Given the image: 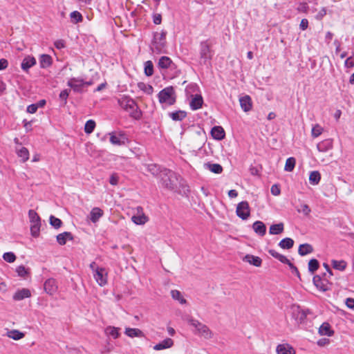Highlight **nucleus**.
<instances>
[{"label":"nucleus","mask_w":354,"mask_h":354,"mask_svg":"<svg viewBox=\"0 0 354 354\" xmlns=\"http://www.w3.org/2000/svg\"><path fill=\"white\" fill-rule=\"evenodd\" d=\"M147 170L153 176H160L162 185L168 189L174 188V178L175 174L171 170L164 169L160 170V167L155 164H150L147 166Z\"/></svg>","instance_id":"nucleus-1"},{"label":"nucleus","mask_w":354,"mask_h":354,"mask_svg":"<svg viewBox=\"0 0 354 354\" xmlns=\"http://www.w3.org/2000/svg\"><path fill=\"white\" fill-rule=\"evenodd\" d=\"M118 104L124 111L129 113V115L136 120L141 118V111L133 99L127 95H122L118 100Z\"/></svg>","instance_id":"nucleus-2"},{"label":"nucleus","mask_w":354,"mask_h":354,"mask_svg":"<svg viewBox=\"0 0 354 354\" xmlns=\"http://www.w3.org/2000/svg\"><path fill=\"white\" fill-rule=\"evenodd\" d=\"M187 322L192 327L194 328L193 330L194 334L203 337L207 339L212 338L213 333L207 325L192 317H187Z\"/></svg>","instance_id":"nucleus-3"},{"label":"nucleus","mask_w":354,"mask_h":354,"mask_svg":"<svg viewBox=\"0 0 354 354\" xmlns=\"http://www.w3.org/2000/svg\"><path fill=\"white\" fill-rule=\"evenodd\" d=\"M214 51L212 49V44L209 40L203 41L199 46L200 64L209 65L213 57Z\"/></svg>","instance_id":"nucleus-4"},{"label":"nucleus","mask_w":354,"mask_h":354,"mask_svg":"<svg viewBox=\"0 0 354 354\" xmlns=\"http://www.w3.org/2000/svg\"><path fill=\"white\" fill-rule=\"evenodd\" d=\"M176 98L175 91L172 86L166 87L158 93L160 103L167 106L173 105L176 102Z\"/></svg>","instance_id":"nucleus-5"},{"label":"nucleus","mask_w":354,"mask_h":354,"mask_svg":"<svg viewBox=\"0 0 354 354\" xmlns=\"http://www.w3.org/2000/svg\"><path fill=\"white\" fill-rule=\"evenodd\" d=\"M167 32L162 30L161 32H156L153 33V37L151 42V50L156 53L162 52L166 44Z\"/></svg>","instance_id":"nucleus-6"},{"label":"nucleus","mask_w":354,"mask_h":354,"mask_svg":"<svg viewBox=\"0 0 354 354\" xmlns=\"http://www.w3.org/2000/svg\"><path fill=\"white\" fill-rule=\"evenodd\" d=\"M28 217L30 222L31 234L34 237H37L40 232L41 218L37 213L33 209L29 210Z\"/></svg>","instance_id":"nucleus-7"},{"label":"nucleus","mask_w":354,"mask_h":354,"mask_svg":"<svg viewBox=\"0 0 354 354\" xmlns=\"http://www.w3.org/2000/svg\"><path fill=\"white\" fill-rule=\"evenodd\" d=\"M290 311L292 318L295 319L297 324L304 322L309 313L308 310L302 309L296 305L291 306Z\"/></svg>","instance_id":"nucleus-8"},{"label":"nucleus","mask_w":354,"mask_h":354,"mask_svg":"<svg viewBox=\"0 0 354 354\" xmlns=\"http://www.w3.org/2000/svg\"><path fill=\"white\" fill-rule=\"evenodd\" d=\"M91 84V82H84L82 79L80 78H71L67 82V85L73 89L74 92L77 93H81L85 86Z\"/></svg>","instance_id":"nucleus-9"},{"label":"nucleus","mask_w":354,"mask_h":354,"mask_svg":"<svg viewBox=\"0 0 354 354\" xmlns=\"http://www.w3.org/2000/svg\"><path fill=\"white\" fill-rule=\"evenodd\" d=\"M236 215L243 220H246L250 215V207L247 201L238 203L236 209Z\"/></svg>","instance_id":"nucleus-10"},{"label":"nucleus","mask_w":354,"mask_h":354,"mask_svg":"<svg viewBox=\"0 0 354 354\" xmlns=\"http://www.w3.org/2000/svg\"><path fill=\"white\" fill-rule=\"evenodd\" d=\"M110 142L113 145L121 146L125 145L127 138L122 131H113L109 133Z\"/></svg>","instance_id":"nucleus-11"},{"label":"nucleus","mask_w":354,"mask_h":354,"mask_svg":"<svg viewBox=\"0 0 354 354\" xmlns=\"http://www.w3.org/2000/svg\"><path fill=\"white\" fill-rule=\"evenodd\" d=\"M313 281L315 286L322 291H326L329 288V283L326 273L324 274L323 277L319 275H315L313 279Z\"/></svg>","instance_id":"nucleus-12"},{"label":"nucleus","mask_w":354,"mask_h":354,"mask_svg":"<svg viewBox=\"0 0 354 354\" xmlns=\"http://www.w3.org/2000/svg\"><path fill=\"white\" fill-rule=\"evenodd\" d=\"M93 277L100 286H104L107 283V272L103 268H96Z\"/></svg>","instance_id":"nucleus-13"},{"label":"nucleus","mask_w":354,"mask_h":354,"mask_svg":"<svg viewBox=\"0 0 354 354\" xmlns=\"http://www.w3.org/2000/svg\"><path fill=\"white\" fill-rule=\"evenodd\" d=\"M44 289L48 295H54L58 290L57 281L53 278L48 279L44 283Z\"/></svg>","instance_id":"nucleus-14"},{"label":"nucleus","mask_w":354,"mask_h":354,"mask_svg":"<svg viewBox=\"0 0 354 354\" xmlns=\"http://www.w3.org/2000/svg\"><path fill=\"white\" fill-rule=\"evenodd\" d=\"M268 253L272 257L278 259L281 263L288 264L293 271H295L297 274H299V271L297 268L295 266H294L293 264L290 263V261L284 255L279 254L278 252L272 249L269 250Z\"/></svg>","instance_id":"nucleus-15"},{"label":"nucleus","mask_w":354,"mask_h":354,"mask_svg":"<svg viewBox=\"0 0 354 354\" xmlns=\"http://www.w3.org/2000/svg\"><path fill=\"white\" fill-rule=\"evenodd\" d=\"M276 353L277 354H296V351L290 344L284 343L277 346Z\"/></svg>","instance_id":"nucleus-16"},{"label":"nucleus","mask_w":354,"mask_h":354,"mask_svg":"<svg viewBox=\"0 0 354 354\" xmlns=\"http://www.w3.org/2000/svg\"><path fill=\"white\" fill-rule=\"evenodd\" d=\"M239 102L241 107L243 110V111L248 112L251 110L252 107V102L251 97L249 95H246L243 97H240Z\"/></svg>","instance_id":"nucleus-17"},{"label":"nucleus","mask_w":354,"mask_h":354,"mask_svg":"<svg viewBox=\"0 0 354 354\" xmlns=\"http://www.w3.org/2000/svg\"><path fill=\"white\" fill-rule=\"evenodd\" d=\"M36 64V59L30 55H28L22 60L21 67L23 71H28L30 68Z\"/></svg>","instance_id":"nucleus-18"},{"label":"nucleus","mask_w":354,"mask_h":354,"mask_svg":"<svg viewBox=\"0 0 354 354\" xmlns=\"http://www.w3.org/2000/svg\"><path fill=\"white\" fill-rule=\"evenodd\" d=\"M31 296L30 291L27 288L18 290L13 295L12 298L15 301H21Z\"/></svg>","instance_id":"nucleus-19"},{"label":"nucleus","mask_w":354,"mask_h":354,"mask_svg":"<svg viewBox=\"0 0 354 354\" xmlns=\"http://www.w3.org/2000/svg\"><path fill=\"white\" fill-rule=\"evenodd\" d=\"M252 229L256 234L261 236H263L266 234V225L262 221H255L252 225Z\"/></svg>","instance_id":"nucleus-20"},{"label":"nucleus","mask_w":354,"mask_h":354,"mask_svg":"<svg viewBox=\"0 0 354 354\" xmlns=\"http://www.w3.org/2000/svg\"><path fill=\"white\" fill-rule=\"evenodd\" d=\"M317 148L320 152H326L333 148V141L330 139L324 140L317 145Z\"/></svg>","instance_id":"nucleus-21"},{"label":"nucleus","mask_w":354,"mask_h":354,"mask_svg":"<svg viewBox=\"0 0 354 354\" xmlns=\"http://www.w3.org/2000/svg\"><path fill=\"white\" fill-rule=\"evenodd\" d=\"M124 333L129 337H145L144 333L139 328H126Z\"/></svg>","instance_id":"nucleus-22"},{"label":"nucleus","mask_w":354,"mask_h":354,"mask_svg":"<svg viewBox=\"0 0 354 354\" xmlns=\"http://www.w3.org/2000/svg\"><path fill=\"white\" fill-rule=\"evenodd\" d=\"M174 345V341L171 338H166L161 342L156 344L153 349L156 351H160L166 348H169Z\"/></svg>","instance_id":"nucleus-23"},{"label":"nucleus","mask_w":354,"mask_h":354,"mask_svg":"<svg viewBox=\"0 0 354 354\" xmlns=\"http://www.w3.org/2000/svg\"><path fill=\"white\" fill-rule=\"evenodd\" d=\"M212 136L218 140H221L225 138V133L224 129L220 126L214 127L211 130Z\"/></svg>","instance_id":"nucleus-24"},{"label":"nucleus","mask_w":354,"mask_h":354,"mask_svg":"<svg viewBox=\"0 0 354 354\" xmlns=\"http://www.w3.org/2000/svg\"><path fill=\"white\" fill-rule=\"evenodd\" d=\"M203 102V100L201 95H196L192 98L189 105L192 110H197L202 106Z\"/></svg>","instance_id":"nucleus-25"},{"label":"nucleus","mask_w":354,"mask_h":354,"mask_svg":"<svg viewBox=\"0 0 354 354\" xmlns=\"http://www.w3.org/2000/svg\"><path fill=\"white\" fill-rule=\"evenodd\" d=\"M243 261L256 267H260L262 263V260L260 257L251 254L245 255V257L243 258Z\"/></svg>","instance_id":"nucleus-26"},{"label":"nucleus","mask_w":354,"mask_h":354,"mask_svg":"<svg viewBox=\"0 0 354 354\" xmlns=\"http://www.w3.org/2000/svg\"><path fill=\"white\" fill-rule=\"evenodd\" d=\"M103 211L99 207H93L90 212V219L93 223H96L103 216Z\"/></svg>","instance_id":"nucleus-27"},{"label":"nucleus","mask_w":354,"mask_h":354,"mask_svg":"<svg viewBox=\"0 0 354 354\" xmlns=\"http://www.w3.org/2000/svg\"><path fill=\"white\" fill-rule=\"evenodd\" d=\"M120 328L109 326L105 328L104 333L106 335L111 336L114 339H117L120 337Z\"/></svg>","instance_id":"nucleus-28"},{"label":"nucleus","mask_w":354,"mask_h":354,"mask_svg":"<svg viewBox=\"0 0 354 354\" xmlns=\"http://www.w3.org/2000/svg\"><path fill=\"white\" fill-rule=\"evenodd\" d=\"M204 167L212 173L219 174L223 171V167L221 165L217 163L207 162L204 164Z\"/></svg>","instance_id":"nucleus-29"},{"label":"nucleus","mask_w":354,"mask_h":354,"mask_svg":"<svg viewBox=\"0 0 354 354\" xmlns=\"http://www.w3.org/2000/svg\"><path fill=\"white\" fill-rule=\"evenodd\" d=\"M52 64V57L47 54H42L39 57V65L42 68H48Z\"/></svg>","instance_id":"nucleus-30"},{"label":"nucleus","mask_w":354,"mask_h":354,"mask_svg":"<svg viewBox=\"0 0 354 354\" xmlns=\"http://www.w3.org/2000/svg\"><path fill=\"white\" fill-rule=\"evenodd\" d=\"M73 235L71 232H65L57 236V241L61 245L66 244L67 240H72Z\"/></svg>","instance_id":"nucleus-31"},{"label":"nucleus","mask_w":354,"mask_h":354,"mask_svg":"<svg viewBox=\"0 0 354 354\" xmlns=\"http://www.w3.org/2000/svg\"><path fill=\"white\" fill-rule=\"evenodd\" d=\"M169 116L174 121H181L187 116V113L184 111H176L169 113Z\"/></svg>","instance_id":"nucleus-32"},{"label":"nucleus","mask_w":354,"mask_h":354,"mask_svg":"<svg viewBox=\"0 0 354 354\" xmlns=\"http://www.w3.org/2000/svg\"><path fill=\"white\" fill-rule=\"evenodd\" d=\"M284 230V225L283 223L272 225L269 229L270 234L277 235L283 232Z\"/></svg>","instance_id":"nucleus-33"},{"label":"nucleus","mask_w":354,"mask_h":354,"mask_svg":"<svg viewBox=\"0 0 354 354\" xmlns=\"http://www.w3.org/2000/svg\"><path fill=\"white\" fill-rule=\"evenodd\" d=\"M171 64H173V62L169 57L162 56L159 59L158 66L160 68H169Z\"/></svg>","instance_id":"nucleus-34"},{"label":"nucleus","mask_w":354,"mask_h":354,"mask_svg":"<svg viewBox=\"0 0 354 354\" xmlns=\"http://www.w3.org/2000/svg\"><path fill=\"white\" fill-rule=\"evenodd\" d=\"M313 251V248L311 245L308 243L301 244L299 247L298 253L301 256H304L308 254L312 253Z\"/></svg>","instance_id":"nucleus-35"},{"label":"nucleus","mask_w":354,"mask_h":354,"mask_svg":"<svg viewBox=\"0 0 354 354\" xmlns=\"http://www.w3.org/2000/svg\"><path fill=\"white\" fill-rule=\"evenodd\" d=\"M319 333L321 335L331 336L333 331L330 329V326L328 323H323L319 328Z\"/></svg>","instance_id":"nucleus-36"},{"label":"nucleus","mask_w":354,"mask_h":354,"mask_svg":"<svg viewBox=\"0 0 354 354\" xmlns=\"http://www.w3.org/2000/svg\"><path fill=\"white\" fill-rule=\"evenodd\" d=\"M132 221L136 225H144L148 221V218L143 213L131 217Z\"/></svg>","instance_id":"nucleus-37"},{"label":"nucleus","mask_w":354,"mask_h":354,"mask_svg":"<svg viewBox=\"0 0 354 354\" xmlns=\"http://www.w3.org/2000/svg\"><path fill=\"white\" fill-rule=\"evenodd\" d=\"M321 180V175L318 171H311L309 176V181L311 185H315L319 184Z\"/></svg>","instance_id":"nucleus-38"},{"label":"nucleus","mask_w":354,"mask_h":354,"mask_svg":"<svg viewBox=\"0 0 354 354\" xmlns=\"http://www.w3.org/2000/svg\"><path fill=\"white\" fill-rule=\"evenodd\" d=\"M294 245V241L290 238H285L279 243V246L282 249H290Z\"/></svg>","instance_id":"nucleus-39"},{"label":"nucleus","mask_w":354,"mask_h":354,"mask_svg":"<svg viewBox=\"0 0 354 354\" xmlns=\"http://www.w3.org/2000/svg\"><path fill=\"white\" fill-rule=\"evenodd\" d=\"M16 152L23 162H26L29 159V151L27 148L23 147L19 149H17Z\"/></svg>","instance_id":"nucleus-40"},{"label":"nucleus","mask_w":354,"mask_h":354,"mask_svg":"<svg viewBox=\"0 0 354 354\" xmlns=\"http://www.w3.org/2000/svg\"><path fill=\"white\" fill-rule=\"evenodd\" d=\"M331 263H332L333 268L334 269H336V270H338L340 271L344 270L347 266V263L344 260H341V261L332 260Z\"/></svg>","instance_id":"nucleus-41"},{"label":"nucleus","mask_w":354,"mask_h":354,"mask_svg":"<svg viewBox=\"0 0 354 354\" xmlns=\"http://www.w3.org/2000/svg\"><path fill=\"white\" fill-rule=\"evenodd\" d=\"M171 297L179 301L180 304H186V299L183 297L181 292L177 290H172L171 291Z\"/></svg>","instance_id":"nucleus-42"},{"label":"nucleus","mask_w":354,"mask_h":354,"mask_svg":"<svg viewBox=\"0 0 354 354\" xmlns=\"http://www.w3.org/2000/svg\"><path fill=\"white\" fill-rule=\"evenodd\" d=\"M296 164V160L293 157L288 158L285 164L284 170L286 171H292Z\"/></svg>","instance_id":"nucleus-43"},{"label":"nucleus","mask_w":354,"mask_h":354,"mask_svg":"<svg viewBox=\"0 0 354 354\" xmlns=\"http://www.w3.org/2000/svg\"><path fill=\"white\" fill-rule=\"evenodd\" d=\"M8 336L15 340H19L24 337V334L17 330H12L8 332Z\"/></svg>","instance_id":"nucleus-44"},{"label":"nucleus","mask_w":354,"mask_h":354,"mask_svg":"<svg viewBox=\"0 0 354 354\" xmlns=\"http://www.w3.org/2000/svg\"><path fill=\"white\" fill-rule=\"evenodd\" d=\"M95 127V122L93 120H88L84 126V131L87 134L91 133Z\"/></svg>","instance_id":"nucleus-45"},{"label":"nucleus","mask_w":354,"mask_h":354,"mask_svg":"<svg viewBox=\"0 0 354 354\" xmlns=\"http://www.w3.org/2000/svg\"><path fill=\"white\" fill-rule=\"evenodd\" d=\"M324 131L322 127L318 124H315L311 131V134L313 138L319 136Z\"/></svg>","instance_id":"nucleus-46"},{"label":"nucleus","mask_w":354,"mask_h":354,"mask_svg":"<svg viewBox=\"0 0 354 354\" xmlns=\"http://www.w3.org/2000/svg\"><path fill=\"white\" fill-rule=\"evenodd\" d=\"M70 17H71V21L75 24L81 22L83 20L82 15L78 11L72 12L70 14Z\"/></svg>","instance_id":"nucleus-47"},{"label":"nucleus","mask_w":354,"mask_h":354,"mask_svg":"<svg viewBox=\"0 0 354 354\" xmlns=\"http://www.w3.org/2000/svg\"><path fill=\"white\" fill-rule=\"evenodd\" d=\"M319 268V262L317 259H310L308 262V270L311 273H314Z\"/></svg>","instance_id":"nucleus-48"},{"label":"nucleus","mask_w":354,"mask_h":354,"mask_svg":"<svg viewBox=\"0 0 354 354\" xmlns=\"http://www.w3.org/2000/svg\"><path fill=\"white\" fill-rule=\"evenodd\" d=\"M145 73L146 75L151 76L153 73V64L151 61H147L145 64Z\"/></svg>","instance_id":"nucleus-49"},{"label":"nucleus","mask_w":354,"mask_h":354,"mask_svg":"<svg viewBox=\"0 0 354 354\" xmlns=\"http://www.w3.org/2000/svg\"><path fill=\"white\" fill-rule=\"evenodd\" d=\"M49 220L50 225L55 228L58 229L62 226V222L59 218L50 216Z\"/></svg>","instance_id":"nucleus-50"},{"label":"nucleus","mask_w":354,"mask_h":354,"mask_svg":"<svg viewBox=\"0 0 354 354\" xmlns=\"http://www.w3.org/2000/svg\"><path fill=\"white\" fill-rule=\"evenodd\" d=\"M3 259L8 263H13L16 260V256L13 252H8L3 254Z\"/></svg>","instance_id":"nucleus-51"},{"label":"nucleus","mask_w":354,"mask_h":354,"mask_svg":"<svg viewBox=\"0 0 354 354\" xmlns=\"http://www.w3.org/2000/svg\"><path fill=\"white\" fill-rule=\"evenodd\" d=\"M138 86L147 94H151L153 93V87L150 85L141 83L138 84Z\"/></svg>","instance_id":"nucleus-52"},{"label":"nucleus","mask_w":354,"mask_h":354,"mask_svg":"<svg viewBox=\"0 0 354 354\" xmlns=\"http://www.w3.org/2000/svg\"><path fill=\"white\" fill-rule=\"evenodd\" d=\"M16 271L19 277H25L28 274V270L24 266H18Z\"/></svg>","instance_id":"nucleus-53"},{"label":"nucleus","mask_w":354,"mask_h":354,"mask_svg":"<svg viewBox=\"0 0 354 354\" xmlns=\"http://www.w3.org/2000/svg\"><path fill=\"white\" fill-rule=\"evenodd\" d=\"M70 89H64L59 94V98L64 101V104H66V100L68 97Z\"/></svg>","instance_id":"nucleus-54"},{"label":"nucleus","mask_w":354,"mask_h":354,"mask_svg":"<svg viewBox=\"0 0 354 354\" xmlns=\"http://www.w3.org/2000/svg\"><path fill=\"white\" fill-rule=\"evenodd\" d=\"M299 212H301L304 214H305L306 216H308L309 215V214L310 213L311 210H310V208L309 207V206L306 204H303L301 205V209H299L298 210Z\"/></svg>","instance_id":"nucleus-55"},{"label":"nucleus","mask_w":354,"mask_h":354,"mask_svg":"<svg viewBox=\"0 0 354 354\" xmlns=\"http://www.w3.org/2000/svg\"><path fill=\"white\" fill-rule=\"evenodd\" d=\"M271 194L274 196H279L281 193L280 187L278 185H273L270 189Z\"/></svg>","instance_id":"nucleus-56"},{"label":"nucleus","mask_w":354,"mask_h":354,"mask_svg":"<svg viewBox=\"0 0 354 354\" xmlns=\"http://www.w3.org/2000/svg\"><path fill=\"white\" fill-rule=\"evenodd\" d=\"M308 9V6L306 3L302 2L300 3L297 7V10L301 12H307Z\"/></svg>","instance_id":"nucleus-57"},{"label":"nucleus","mask_w":354,"mask_h":354,"mask_svg":"<svg viewBox=\"0 0 354 354\" xmlns=\"http://www.w3.org/2000/svg\"><path fill=\"white\" fill-rule=\"evenodd\" d=\"M119 178L117 174H113L111 176L109 183L112 185H116L118 183Z\"/></svg>","instance_id":"nucleus-58"},{"label":"nucleus","mask_w":354,"mask_h":354,"mask_svg":"<svg viewBox=\"0 0 354 354\" xmlns=\"http://www.w3.org/2000/svg\"><path fill=\"white\" fill-rule=\"evenodd\" d=\"M153 22L156 24H160L162 22V16L160 14H154L153 16Z\"/></svg>","instance_id":"nucleus-59"},{"label":"nucleus","mask_w":354,"mask_h":354,"mask_svg":"<svg viewBox=\"0 0 354 354\" xmlns=\"http://www.w3.org/2000/svg\"><path fill=\"white\" fill-rule=\"evenodd\" d=\"M345 66L347 67V68H352L354 66V59H353L352 57H348L346 60H345Z\"/></svg>","instance_id":"nucleus-60"},{"label":"nucleus","mask_w":354,"mask_h":354,"mask_svg":"<svg viewBox=\"0 0 354 354\" xmlns=\"http://www.w3.org/2000/svg\"><path fill=\"white\" fill-rule=\"evenodd\" d=\"M38 109V105L32 104L27 107V111L30 113H35Z\"/></svg>","instance_id":"nucleus-61"},{"label":"nucleus","mask_w":354,"mask_h":354,"mask_svg":"<svg viewBox=\"0 0 354 354\" xmlns=\"http://www.w3.org/2000/svg\"><path fill=\"white\" fill-rule=\"evenodd\" d=\"M308 19H301V23L299 24L300 29H301L302 30H305L306 29L308 28Z\"/></svg>","instance_id":"nucleus-62"},{"label":"nucleus","mask_w":354,"mask_h":354,"mask_svg":"<svg viewBox=\"0 0 354 354\" xmlns=\"http://www.w3.org/2000/svg\"><path fill=\"white\" fill-rule=\"evenodd\" d=\"M55 46L58 48V49H62L63 48L65 47V43H64V41L62 40V39H59V40H57L55 42Z\"/></svg>","instance_id":"nucleus-63"},{"label":"nucleus","mask_w":354,"mask_h":354,"mask_svg":"<svg viewBox=\"0 0 354 354\" xmlns=\"http://www.w3.org/2000/svg\"><path fill=\"white\" fill-rule=\"evenodd\" d=\"M346 305L349 308H354V299L347 298L346 300Z\"/></svg>","instance_id":"nucleus-64"}]
</instances>
